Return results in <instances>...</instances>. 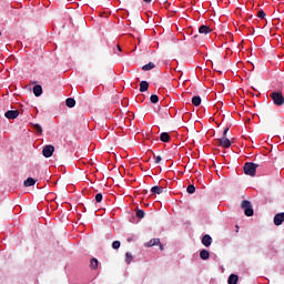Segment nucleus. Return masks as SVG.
<instances>
[{
	"label": "nucleus",
	"instance_id": "nucleus-1",
	"mask_svg": "<svg viewBox=\"0 0 284 284\" xmlns=\"http://www.w3.org/2000/svg\"><path fill=\"white\" fill-rule=\"evenodd\" d=\"M256 168H258V164L254 162H246L244 164V174L247 176H256Z\"/></svg>",
	"mask_w": 284,
	"mask_h": 284
},
{
	"label": "nucleus",
	"instance_id": "nucleus-2",
	"mask_svg": "<svg viewBox=\"0 0 284 284\" xmlns=\"http://www.w3.org/2000/svg\"><path fill=\"white\" fill-rule=\"evenodd\" d=\"M274 105H277V106H281V105H284V97H283V92H272L270 94Z\"/></svg>",
	"mask_w": 284,
	"mask_h": 284
},
{
	"label": "nucleus",
	"instance_id": "nucleus-3",
	"mask_svg": "<svg viewBox=\"0 0 284 284\" xmlns=\"http://www.w3.org/2000/svg\"><path fill=\"white\" fill-rule=\"evenodd\" d=\"M241 207L244 210L245 216H254V209H252V203L250 201H242Z\"/></svg>",
	"mask_w": 284,
	"mask_h": 284
},
{
	"label": "nucleus",
	"instance_id": "nucleus-4",
	"mask_svg": "<svg viewBox=\"0 0 284 284\" xmlns=\"http://www.w3.org/2000/svg\"><path fill=\"white\" fill-rule=\"evenodd\" d=\"M54 154V145L52 144H47L43 146L42 149V155L45 159H50V156H52Z\"/></svg>",
	"mask_w": 284,
	"mask_h": 284
},
{
	"label": "nucleus",
	"instance_id": "nucleus-5",
	"mask_svg": "<svg viewBox=\"0 0 284 284\" xmlns=\"http://www.w3.org/2000/svg\"><path fill=\"white\" fill-rule=\"evenodd\" d=\"M144 245H145V247H154V245H159L161 252H163V250H164L163 244H161V239H152Z\"/></svg>",
	"mask_w": 284,
	"mask_h": 284
},
{
	"label": "nucleus",
	"instance_id": "nucleus-6",
	"mask_svg": "<svg viewBox=\"0 0 284 284\" xmlns=\"http://www.w3.org/2000/svg\"><path fill=\"white\" fill-rule=\"evenodd\" d=\"M217 145L225 149L232 148V141H230L227 138H220L217 139Z\"/></svg>",
	"mask_w": 284,
	"mask_h": 284
},
{
	"label": "nucleus",
	"instance_id": "nucleus-7",
	"mask_svg": "<svg viewBox=\"0 0 284 284\" xmlns=\"http://www.w3.org/2000/svg\"><path fill=\"white\" fill-rule=\"evenodd\" d=\"M6 119L14 120L19 116V110H9L4 113Z\"/></svg>",
	"mask_w": 284,
	"mask_h": 284
},
{
	"label": "nucleus",
	"instance_id": "nucleus-8",
	"mask_svg": "<svg viewBox=\"0 0 284 284\" xmlns=\"http://www.w3.org/2000/svg\"><path fill=\"white\" fill-rule=\"evenodd\" d=\"M283 221H284V212L278 213L274 216V224L275 225H283Z\"/></svg>",
	"mask_w": 284,
	"mask_h": 284
},
{
	"label": "nucleus",
	"instance_id": "nucleus-9",
	"mask_svg": "<svg viewBox=\"0 0 284 284\" xmlns=\"http://www.w3.org/2000/svg\"><path fill=\"white\" fill-rule=\"evenodd\" d=\"M171 140L170 133L163 132L160 134V141H162V143H170Z\"/></svg>",
	"mask_w": 284,
	"mask_h": 284
},
{
	"label": "nucleus",
	"instance_id": "nucleus-10",
	"mask_svg": "<svg viewBox=\"0 0 284 284\" xmlns=\"http://www.w3.org/2000/svg\"><path fill=\"white\" fill-rule=\"evenodd\" d=\"M202 244L205 246V247H210V245H212V236H210L209 234L204 235L202 237Z\"/></svg>",
	"mask_w": 284,
	"mask_h": 284
},
{
	"label": "nucleus",
	"instance_id": "nucleus-11",
	"mask_svg": "<svg viewBox=\"0 0 284 284\" xmlns=\"http://www.w3.org/2000/svg\"><path fill=\"white\" fill-rule=\"evenodd\" d=\"M33 94L34 97H41L43 94V88L40 84H36L33 87Z\"/></svg>",
	"mask_w": 284,
	"mask_h": 284
},
{
	"label": "nucleus",
	"instance_id": "nucleus-12",
	"mask_svg": "<svg viewBox=\"0 0 284 284\" xmlns=\"http://www.w3.org/2000/svg\"><path fill=\"white\" fill-rule=\"evenodd\" d=\"M199 32H200V34H210V32H212V29L210 27L203 24L199 28Z\"/></svg>",
	"mask_w": 284,
	"mask_h": 284
},
{
	"label": "nucleus",
	"instance_id": "nucleus-13",
	"mask_svg": "<svg viewBox=\"0 0 284 284\" xmlns=\"http://www.w3.org/2000/svg\"><path fill=\"white\" fill-rule=\"evenodd\" d=\"M36 183H37V181L33 178H28L23 182V185H24V187H32V185H34Z\"/></svg>",
	"mask_w": 284,
	"mask_h": 284
},
{
	"label": "nucleus",
	"instance_id": "nucleus-14",
	"mask_svg": "<svg viewBox=\"0 0 284 284\" xmlns=\"http://www.w3.org/2000/svg\"><path fill=\"white\" fill-rule=\"evenodd\" d=\"M149 88H150V83H148V81L140 82V92H148Z\"/></svg>",
	"mask_w": 284,
	"mask_h": 284
},
{
	"label": "nucleus",
	"instance_id": "nucleus-15",
	"mask_svg": "<svg viewBox=\"0 0 284 284\" xmlns=\"http://www.w3.org/2000/svg\"><path fill=\"white\" fill-rule=\"evenodd\" d=\"M200 257L202 258V261H207V258H210V251L207 250H202L200 252Z\"/></svg>",
	"mask_w": 284,
	"mask_h": 284
},
{
	"label": "nucleus",
	"instance_id": "nucleus-16",
	"mask_svg": "<svg viewBox=\"0 0 284 284\" xmlns=\"http://www.w3.org/2000/svg\"><path fill=\"white\" fill-rule=\"evenodd\" d=\"M227 283H229V284H236V283H239V275H236V274H231V275L229 276Z\"/></svg>",
	"mask_w": 284,
	"mask_h": 284
},
{
	"label": "nucleus",
	"instance_id": "nucleus-17",
	"mask_svg": "<svg viewBox=\"0 0 284 284\" xmlns=\"http://www.w3.org/2000/svg\"><path fill=\"white\" fill-rule=\"evenodd\" d=\"M154 68H156V65L154 64V62H149L148 64L142 67V70H144V72H148L150 70H154Z\"/></svg>",
	"mask_w": 284,
	"mask_h": 284
},
{
	"label": "nucleus",
	"instance_id": "nucleus-18",
	"mask_svg": "<svg viewBox=\"0 0 284 284\" xmlns=\"http://www.w3.org/2000/svg\"><path fill=\"white\" fill-rule=\"evenodd\" d=\"M65 104L68 108H74L77 105V101L73 98H68L65 100Z\"/></svg>",
	"mask_w": 284,
	"mask_h": 284
},
{
	"label": "nucleus",
	"instance_id": "nucleus-19",
	"mask_svg": "<svg viewBox=\"0 0 284 284\" xmlns=\"http://www.w3.org/2000/svg\"><path fill=\"white\" fill-rule=\"evenodd\" d=\"M152 194H163V186H153L151 189Z\"/></svg>",
	"mask_w": 284,
	"mask_h": 284
},
{
	"label": "nucleus",
	"instance_id": "nucleus-20",
	"mask_svg": "<svg viewBox=\"0 0 284 284\" xmlns=\"http://www.w3.org/2000/svg\"><path fill=\"white\" fill-rule=\"evenodd\" d=\"M90 267L91 270H97V267H99V260H97L95 257L91 258Z\"/></svg>",
	"mask_w": 284,
	"mask_h": 284
},
{
	"label": "nucleus",
	"instance_id": "nucleus-21",
	"mask_svg": "<svg viewBox=\"0 0 284 284\" xmlns=\"http://www.w3.org/2000/svg\"><path fill=\"white\" fill-rule=\"evenodd\" d=\"M191 101L195 105V108H199V105H201V97L199 95L193 97Z\"/></svg>",
	"mask_w": 284,
	"mask_h": 284
},
{
	"label": "nucleus",
	"instance_id": "nucleus-22",
	"mask_svg": "<svg viewBox=\"0 0 284 284\" xmlns=\"http://www.w3.org/2000/svg\"><path fill=\"white\" fill-rule=\"evenodd\" d=\"M132 261H134V256H132V253L126 252V253H125V263H126L128 265H130V263H132Z\"/></svg>",
	"mask_w": 284,
	"mask_h": 284
},
{
	"label": "nucleus",
	"instance_id": "nucleus-23",
	"mask_svg": "<svg viewBox=\"0 0 284 284\" xmlns=\"http://www.w3.org/2000/svg\"><path fill=\"white\" fill-rule=\"evenodd\" d=\"M135 216L138 219H144L145 217V211H143L141 209H138L136 212H135Z\"/></svg>",
	"mask_w": 284,
	"mask_h": 284
},
{
	"label": "nucleus",
	"instance_id": "nucleus-24",
	"mask_svg": "<svg viewBox=\"0 0 284 284\" xmlns=\"http://www.w3.org/2000/svg\"><path fill=\"white\" fill-rule=\"evenodd\" d=\"M186 192H187V194H194V192H196V187L193 184H190L186 187Z\"/></svg>",
	"mask_w": 284,
	"mask_h": 284
},
{
	"label": "nucleus",
	"instance_id": "nucleus-25",
	"mask_svg": "<svg viewBox=\"0 0 284 284\" xmlns=\"http://www.w3.org/2000/svg\"><path fill=\"white\" fill-rule=\"evenodd\" d=\"M33 129L36 130V132H38V134L43 133V128H41L39 124H33Z\"/></svg>",
	"mask_w": 284,
	"mask_h": 284
},
{
	"label": "nucleus",
	"instance_id": "nucleus-26",
	"mask_svg": "<svg viewBox=\"0 0 284 284\" xmlns=\"http://www.w3.org/2000/svg\"><path fill=\"white\" fill-rule=\"evenodd\" d=\"M150 101H151V103H159V95L152 94V95L150 97Z\"/></svg>",
	"mask_w": 284,
	"mask_h": 284
},
{
	"label": "nucleus",
	"instance_id": "nucleus-27",
	"mask_svg": "<svg viewBox=\"0 0 284 284\" xmlns=\"http://www.w3.org/2000/svg\"><path fill=\"white\" fill-rule=\"evenodd\" d=\"M112 247H113V250H119V247H121V242L120 241H114L112 243Z\"/></svg>",
	"mask_w": 284,
	"mask_h": 284
},
{
	"label": "nucleus",
	"instance_id": "nucleus-28",
	"mask_svg": "<svg viewBox=\"0 0 284 284\" xmlns=\"http://www.w3.org/2000/svg\"><path fill=\"white\" fill-rule=\"evenodd\" d=\"M95 201H97V203H101V201H103V194L98 193V194L95 195Z\"/></svg>",
	"mask_w": 284,
	"mask_h": 284
},
{
	"label": "nucleus",
	"instance_id": "nucleus-29",
	"mask_svg": "<svg viewBox=\"0 0 284 284\" xmlns=\"http://www.w3.org/2000/svg\"><path fill=\"white\" fill-rule=\"evenodd\" d=\"M257 17H258V19H265V11L260 10V11L257 12Z\"/></svg>",
	"mask_w": 284,
	"mask_h": 284
},
{
	"label": "nucleus",
	"instance_id": "nucleus-30",
	"mask_svg": "<svg viewBox=\"0 0 284 284\" xmlns=\"http://www.w3.org/2000/svg\"><path fill=\"white\" fill-rule=\"evenodd\" d=\"M154 163L159 164L161 161H163V159L161 158V155H154Z\"/></svg>",
	"mask_w": 284,
	"mask_h": 284
},
{
	"label": "nucleus",
	"instance_id": "nucleus-31",
	"mask_svg": "<svg viewBox=\"0 0 284 284\" xmlns=\"http://www.w3.org/2000/svg\"><path fill=\"white\" fill-rule=\"evenodd\" d=\"M227 132H230V128L224 129L222 138H227Z\"/></svg>",
	"mask_w": 284,
	"mask_h": 284
},
{
	"label": "nucleus",
	"instance_id": "nucleus-32",
	"mask_svg": "<svg viewBox=\"0 0 284 284\" xmlns=\"http://www.w3.org/2000/svg\"><path fill=\"white\" fill-rule=\"evenodd\" d=\"M116 48H118V52H121V45H116Z\"/></svg>",
	"mask_w": 284,
	"mask_h": 284
},
{
	"label": "nucleus",
	"instance_id": "nucleus-33",
	"mask_svg": "<svg viewBox=\"0 0 284 284\" xmlns=\"http://www.w3.org/2000/svg\"><path fill=\"white\" fill-rule=\"evenodd\" d=\"M145 3H150L152 0H143Z\"/></svg>",
	"mask_w": 284,
	"mask_h": 284
},
{
	"label": "nucleus",
	"instance_id": "nucleus-34",
	"mask_svg": "<svg viewBox=\"0 0 284 284\" xmlns=\"http://www.w3.org/2000/svg\"><path fill=\"white\" fill-rule=\"evenodd\" d=\"M130 241H132V239H128V242L130 243Z\"/></svg>",
	"mask_w": 284,
	"mask_h": 284
},
{
	"label": "nucleus",
	"instance_id": "nucleus-35",
	"mask_svg": "<svg viewBox=\"0 0 284 284\" xmlns=\"http://www.w3.org/2000/svg\"><path fill=\"white\" fill-rule=\"evenodd\" d=\"M236 230H239V225H236Z\"/></svg>",
	"mask_w": 284,
	"mask_h": 284
},
{
	"label": "nucleus",
	"instance_id": "nucleus-36",
	"mask_svg": "<svg viewBox=\"0 0 284 284\" xmlns=\"http://www.w3.org/2000/svg\"><path fill=\"white\" fill-rule=\"evenodd\" d=\"M0 37H1V31H0Z\"/></svg>",
	"mask_w": 284,
	"mask_h": 284
}]
</instances>
